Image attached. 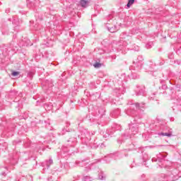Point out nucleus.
<instances>
[{
	"instance_id": "nucleus-3",
	"label": "nucleus",
	"mask_w": 181,
	"mask_h": 181,
	"mask_svg": "<svg viewBox=\"0 0 181 181\" xmlns=\"http://www.w3.org/2000/svg\"><path fill=\"white\" fill-rule=\"evenodd\" d=\"M134 2H135V0H129L127 3V7L131 8V6L134 5Z\"/></svg>"
},
{
	"instance_id": "nucleus-5",
	"label": "nucleus",
	"mask_w": 181,
	"mask_h": 181,
	"mask_svg": "<svg viewBox=\"0 0 181 181\" xmlns=\"http://www.w3.org/2000/svg\"><path fill=\"white\" fill-rule=\"evenodd\" d=\"M13 77H16V76H19V72L18 71H13L11 74Z\"/></svg>"
},
{
	"instance_id": "nucleus-2",
	"label": "nucleus",
	"mask_w": 181,
	"mask_h": 181,
	"mask_svg": "<svg viewBox=\"0 0 181 181\" xmlns=\"http://www.w3.org/2000/svg\"><path fill=\"white\" fill-rule=\"evenodd\" d=\"M101 66H103V64H101L100 62H95L93 64V67H95V69H100V67H101Z\"/></svg>"
},
{
	"instance_id": "nucleus-1",
	"label": "nucleus",
	"mask_w": 181,
	"mask_h": 181,
	"mask_svg": "<svg viewBox=\"0 0 181 181\" xmlns=\"http://www.w3.org/2000/svg\"><path fill=\"white\" fill-rule=\"evenodd\" d=\"M87 4H88V0H81V5L83 8H86Z\"/></svg>"
},
{
	"instance_id": "nucleus-4",
	"label": "nucleus",
	"mask_w": 181,
	"mask_h": 181,
	"mask_svg": "<svg viewBox=\"0 0 181 181\" xmlns=\"http://www.w3.org/2000/svg\"><path fill=\"white\" fill-rule=\"evenodd\" d=\"M159 135H162L163 136H172V134H169V133H160L159 134Z\"/></svg>"
}]
</instances>
